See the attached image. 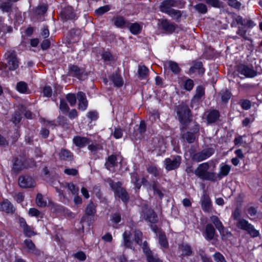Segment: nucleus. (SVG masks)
Returning <instances> with one entry per match:
<instances>
[{"label":"nucleus","mask_w":262,"mask_h":262,"mask_svg":"<svg viewBox=\"0 0 262 262\" xmlns=\"http://www.w3.org/2000/svg\"><path fill=\"white\" fill-rule=\"evenodd\" d=\"M237 25L241 26L238 27L236 34L244 40H250V39L247 35V30L254 28L256 25V23L250 17L243 18L240 15H235L233 17L231 26L235 27Z\"/></svg>","instance_id":"nucleus-1"},{"label":"nucleus","mask_w":262,"mask_h":262,"mask_svg":"<svg viewBox=\"0 0 262 262\" xmlns=\"http://www.w3.org/2000/svg\"><path fill=\"white\" fill-rule=\"evenodd\" d=\"M178 119L180 123V130L183 132L188 128L189 123L192 120V113L189 105L182 102L175 106Z\"/></svg>","instance_id":"nucleus-2"},{"label":"nucleus","mask_w":262,"mask_h":262,"mask_svg":"<svg viewBox=\"0 0 262 262\" xmlns=\"http://www.w3.org/2000/svg\"><path fill=\"white\" fill-rule=\"evenodd\" d=\"M106 182L114 191L115 196L121 199L125 204H127L129 201L130 196L126 189L122 187V183L119 181L115 182L111 178L107 179Z\"/></svg>","instance_id":"nucleus-3"},{"label":"nucleus","mask_w":262,"mask_h":262,"mask_svg":"<svg viewBox=\"0 0 262 262\" xmlns=\"http://www.w3.org/2000/svg\"><path fill=\"white\" fill-rule=\"evenodd\" d=\"M209 164L205 162L199 165L194 171L195 174L203 180L216 181V173L214 172L209 171Z\"/></svg>","instance_id":"nucleus-4"},{"label":"nucleus","mask_w":262,"mask_h":262,"mask_svg":"<svg viewBox=\"0 0 262 262\" xmlns=\"http://www.w3.org/2000/svg\"><path fill=\"white\" fill-rule=\"evenodd\" d=\"M234 74H241L246 78H254L257 75V72L253 69L252 64L239 63L234 67Z\"/></svg>","instance_id":"nucleus-5"},{"label":"nucleus","mask_w":262,"mask_h":262,"mask_svg":"<svg viewBox=\"0 0 262 262\" xmlns=\"http://www.w3.org/2000/svg\"><path fill=\"white\" fill-rule=\"evenodd\" d=\"M215 149L213 147H208L200 151H192L190 152V156L192 161L200 162L209 158L214 154Z\"/></svg>","instance_id":"nucleus-6"},{"label":"nucleus","mask_w":262,"mask_h":262,"mask_svg":"<svg viewBox=\"0 0 262 262\" xmlns=\"http://www.w3.org/2000/svg\"><path fill=\"white\" fill-rule=\"evenodd\" d=\"M185 2L181 1L164 0L161 3L159 6V9L162 13L167 14L172 9V7L182 9L185 7Z\"/></svg>","instance_id":"nucleus-7"},{"label":"nucleus","mask_w":262,"mask_h":262,"mask_svg":"<svg viewBox=\"0 0 262 262\" xmlns=\"http://www.w3.org/2000/svg\"><path fill=\"white\" fill-rule=\"evenodd\" d=\"M236 226L237 228L246 231L252 238L260 235L259 231L255 229L254 226L246 220H240L238 222H236Z\"/></svg>","instance_id":"nucleus-8"},{"label":"nucleus","mask_w":262,"mask_h":262,"mask_svg":"<svg viewBox=\"0 0 262 262\" xmlns=\"http://www.w3.org/2000/svg\"><path fill=\"white\" fill-rule=\"evenodd\" d=\"M236 226L237 228L246 231L252 238L260 235L259 231L255 229L254 226L246 220H240L238 222H236Z\"/></svg>","instance_id":"nucleus-9"},{"label":"nucleus","mask_w":262,"mask_h":262,"mask_svg":"<svg viewBox=\"0 0 262 262\" xmlns=\"http://www.w3.org/2000/svg\"><path fill=\"white\" fill-rule=\"evenodd\" d=\"M59 15L60 19L63 22H66L69 20L75 21L78 18V15L76 13L74 7L70 5L62 8Z\"/></svg>","instance_id":"nucleus-10"},{"label":"nucleus","mask_w":262,"mask_h":262,"mask_svg":"<svg viewBox=\"0 0 262 262\" xmlns=\"http://www.w3.org/2000/svg\"><path fill=\"white\" fill-rule=\"evenodd\" d=\"M5 57L10 71H14L18 68L19 61L16 52L14 50L7 51L5 54Z\"/></svg>","instance_id":"nucleus-11"},{"label":"nucleus","mask_w":262,"mask_h":262,"mask_svg":"<svg viewBox=\"0 0 262 262\" xmlns=\"http://www.w3.org/2000/svg\"><path fill=\"white\" fill-rule=\"evenodd\" d=\"M67 75L82 80L83 76H86L85 69L76 64H70L68 67Z\"/></svg>","instance_id":"nucleus-12"},{"label":"nucleus","mask_w":262,"mask_h":262,"mask_svg":"<svg viewBox=\"0 0 262 262\" xmlns=\"http://www.w3.org/2000/svg\"><path fill=\"white\" fill-rule=\"evenodd\" d=\"M182 163V157L179 155L172 156L171 158H167L164 160V166L167 171L178 169Z\"/></svg>","instance_id":"nucleus-13"},{"label":"nucleus","mask_w":262,"mask_h":262,"mask_svg":"<svg viewBox=\"0 0 262 262\" xmlns=\"http://www.w3.org/2000/svg\"><path fill=\"white\" fill-rule=\"evenodd\" d=\"M200 125L196 121L194 122V125L190 129L191 132L188 131L182 135V138L188 143H193L196 139L195 134L200 132Z\"/></svg>","instance_id":"nucleus-14"},{"label":"nucleus","mask_w":262,"mask_h":262,"mask_svg":"<svg viewBox=\"0 0 262 262\" xmlns=\"http://www.w3.org/2000/svg\"><path fill=\"white\" fill-rule=\"evenodd\" d=\"M142 249L147 262H163V260L158 257L157 254H155L150 250L148 244L146 241L143 242Z\"/></svg>","instance_id":"nucleus-15"},{"label":"nucleus","mask_w":262,"mask_h":262,"mask_svg":"<svg viewBox=\"0 0 262 262\" xmlns=\"http://www.w3.org/2000/svg\"><path fill=\"white\" fill-rule=\"evenodd\" d=\"M141 216L145 220L152 224L157 223L158 222V217L156 213L153 209L147 206L142 208Z\"/></svg>","instance_id":"nucleus-16"},{"label":"nucleus","mask_w":262,"mask_h":262,"mask_svg":"<svg viewBox=\"0 0 262 262\" xmlns=\"http://www.w3.org/2000/svg\"><path fill=\"white\" fill-rule=\"evenodd\" d=\"M191 66L189 69V74L197 73L199 75L203 76L205 72V68L203 62L199 59H195L191 61Z\"/></svg>","instance_id":"nucleus-17"},{"label":"nucleus","mask_w":262,"mask_h":262,"mask_svg":"<svg viewBox=\"0 0 262 262\" xmlns=\"http://www.w3.org/2000/svg\"><path fill=\"white\" fill-rule=\"evenodd\" d=\"M18 183L19 186L23 188H33L36 185L33 178L28 174L20 176L18 178Z\"/></svg>","instance_id":"nucleus-18"},{"label":"nucleus","mask_w":262,"mask_h":262,"mask_svg":"<svg viewBox=\"0 0 262 262\" xmlns=\"http://www.w3.org/2000/svg\"><path fill=\"white\" fill-rule=\"evenodd\" d=\"M208 124L216 123L220 121L221 114L219 110L211 109L206 111L204 114Z\"/></svg>","instance_id":"nucleus-19"},{"label":"nucleus","mask_w":262,"mask_h":262,"mask_svg":"<svg viewBox=\"0 0 262 262\" xmlns=\"http://www.w3.org/2000/svg\"><path fill=\"white\" fill-rule=\"evenodd\" d=\"M18 223L20 227L23 229L25 236L31 237L37 234L36 232L34 231V228L28 225L24 217L19 216Z\"/></svg>","instance_id":"nucleus-20"},{"label":"nucleus","mask_w":262,"mask_h":262,"mask_svg":"<svg viewBox=\"0 0 262 262\" xmlns=\"http://www.w3.org/2000/svg\"><path fill=\"white\" fill-rule=\"evenodd\" d=\"M159 26L161 29L167 34L173 33L175 31L177 27L174 23L171 22L166 18L159 20Z\"/></svg>","instance_id":"nucleus-21"},{"label":"nucleus","mask_w":262,"mask_h":262,"mask_svg":"<svg viewBox=\"0 0 262 262\" xmlns=\"http://www.w3.org/2000/svg\"><path fill=\"white\" fill-rule=\"evenodd\" d=\"M77 99L78 101V109L81 111H85L89 105V102L85 94L82 91L78 92L77 93Z\"/></svg>","instance_id":"nucleus-22"},{"label":"nucleus","mask_w":262,"mask_h":262,"mask_svg":"<svg viewBox=\"0 0 262 262\" xmlns=\"http://www.w3.org/2000/svg\"><path fill=\"white\" fill-rule=\"evenodd\" d=\"M201 205L202 210L206 213L212 212V204L209 194L205 193L201 199Z\"/></svg>","instance_id":"nucleus-23"},{"label":"nucleus","mask_w":262,"mask_h":262,"mask_svg":"<svg viewBox=\"0 0 262 262\" xmlns=\"http://www.w3.org/2000/svg\"><path fill=\"white\" fill-rule=\"evenodd\" d=\"M112 20L117 28L125 29L128 27L129 20L122 15H115L113 17Z\"/></svg>","instance_id":"nucleus-24"},{"label":"nucleus","mask_w":262,"mask_h":262,"mask_svg":"<svg viewBox=\"0 0 262 262\" xmlns=\"http://www.w3.org/2000/svg\"><path fill=\"white\" fill-rule=\"evenodd\" d=\"M91 141L90 138L84 136H76L73 139V144L79 148L85 147L90 143Z\"/></svg>","instance_id":"nucleus-25"},{"label":"nucleus","mask_w":262,"mask_h":262,"mask_svg":"<svg viewBox=\"0 0 262 262\" xmlns=\"http://www.w3.org/2000/svg\"><path fill=\"white\" fill-rule=\"evenodd\" d=\"M12 170L16 173H18L25 169L24 159H19L17 157H13L12 160Z\"/></svg>","instance_id":"nucleus-26"},{"label":"nucleus","mask_w":262,"mask_h":262,"mask_svg":"<svg viewBox=\"0 0 262 262\" xmlns=\"http://www.w3.org/2000/svg\"><path fill=\"white\" fill-rule=\"evenodd\" d=\"M109 79L113 83L115 86L120 88L124 84L123 79L120 74V71L119 69L115 73H112L109 76Z\"/></svg>","instance_id":"nucleus-27"},{"label":"nucleus","mask_w":262,"mask_h":262,"mask_svg":"<svg viewBox=\"0 0 262 262\" xmlns=\"http://www.w3.org/2000/svg\"><path fill=\"white\" fill-rule=\"evenodd\" d=\"M15 208L13 204L8 200L5 199L0 203V210L5 212L8 214H13L15 211Z\"/></svg>","instance_id":"nucleus-28"},{"label":"nucleus","mask_w":262,"mask_h":262,"mask_svg":"<svg viewBox=\"0 0 262 262\" xmlns=\"http://www.w3.org/2000/svg\"><path fill=\"white\" fill-rule=\"evenodd\" d=\"M48 8L49 6L47 4H39L37 7L32 9V13L35 16L37 17L43 16L47 13Z\"/></svg>","instance_id":"nucleus-29"},{"label":"nucleus","mask_w":262,"mask_h":262,"mask_svg":"<svg viewBox=\"0 0 262 262\" xmlns=\"http://www.w3.org/2000/svg\"><path fill=\"white\" fill-rule=\"evenodd\" d=\"M19 0H0V9L3 12L11 13L13 10V3Z\"/></svg>","instance_id":"nucleus-30"},{"label":"nucleus","mask_w":262,"mask_h":262,"mask_svg":"<svg viewBox=\"0 0 262 262\" xmlns=\"http://www.w3.org/2000/svg\"><path fill=\"white\" fill-rule=\"evenodd\" d=\"M178 249L181 251V256H190L192 255L193 251L190 245L187 243H182L179 245Z\"/></svg>","instance_id":"nucleus-31"},{"label":"nucleus","mask_w":262,"mask_h":262,"mask_svg":"<svg viewBox=\"0 0 262 262\" xmlns=\"http://www.w3.org/2000/svg\"><path fill=\"white\" fill-rule=\"evenodd\" d=\"M58 156L59 159L61 160L72 161L74 160L73 154L70 150L66 148H61Z\"/></svg>","instance_id":"nucleus-32"},{"label":"nucleus","mask_w":262,"mask_h":262,"mask_svg":"<svg viewBox=\"0 0 262 262\" xmlns=\"http://www.w3.org/2000/svg\"><path fill=\"white\" fill-rule=\"evenodd\" d=\"M96 206L94 203L91 201L87 205L85 210V215L81 219V222H85L87 216H93L96 212Z\"/></svg>","instance_id":"nucleus-33"},{"label":"nucleus","mask_w":262,"mask_h":262,"mask_svg":"<svg viewBox=\"0 0 262 262\" xmlns=\"http://www.w3.org/2000/svg\"><path fill=\"white\" fill-rule=\"evenodd\" d=\"M205 95V88L202 85H198L196 88L195 94L193 96L192 101L199 102Z\"/></svg>","instance_id":"nucleus-34"},{"label":"nucleus","mask_w":262,"mask_h":262,"mask_svg":"<svg viewBox=\"0 0 262 262\" xmlns=\"http://www.w3.org/2000/svg\"><path fill=\"white\" fill-rule=\"evenodd\" d=\"M119 154H114L109 156L106 160L105 163L106 168L110 170L111 168L117 166V157Z\"/></svg>","instance_id":"nucleus-35"},{"label":"nucleus","mask_w":262,"mask_h":262,"mask_svg":"<svg viewBox=\"0 0 262 262\" xmlns=\"http://www.w3.org/2000/svg\"><path fill=\"white\" fill-rule=\"evenodd\" d=\"M128 28L132 34L134 35H138L141 33L142 30V25L141 24L136 22L131 23L128 22Z\"/></svg>","instance_id":"nucleus-36"},{"label":"nucleus","mask_w":262,"mask_h":262,"mask_svg":"<svg viewBox=\"0 0 262 262\" xmlns=\"http://www.w3.org/2000/svg\"><path fill=\"white\" fill-rule=\"evenodd\" d=\"M215 232V228L211 224H208L206 225L204 232V236L207 240H212L214 238Z\"/></svg>","instance_id":"nucleus-37"},{"label":"nucleus","mask_w":262,"mask_h":262,"mask_svg":"<svg viewBox=\"0 0 262 262\" xmlns=\"http://www.w3.org/2000/svg\"><path fill=\"white\" fill-rule=\"evenodd\" d=\"M81 33V30L78 28H72L69 31V38L67 40L69 45L74 42L76 41L75 38L79 37Z\"/></svg>","instance_id":"nucleus-38"},{"label":"nucleus","mask_w":262,"mask_h":262,"mask_svg":"<svg viewBox=\"0 0 262 262\" xmlns=\"http://www.w3.org/2000/svg\"><path fill=\"white\" fill-rule=\"evenodd\" d=\"M147 171L157 178H161L162 176V170L154 165H149L146 168Z\"/></svg>","instance_id":"nucleus-39"},{"label":"nucleus","mask_w":262,"mask_h":262,"mask_svg":"<svg viewBox=\"0 0 262 262\" xmlns=\"http://www.w3.org/2000/svg\"><path fill=\"white\" fill-rule=\"evenodd\" d=\"M231 170V166L229 165H224L220 168V172L216 174V181L222 179L223 177L227 176Z\"/></svg>","instance_id":"nucleus-40"},{"label":"nucleus","mask_w":262,"mask_h":262,"mask_svg":"<svg viewBox=\"0 0 262 262\" xmlns=\"http://www.w3.org/2000/svg\"><path fill=\"white\" fill-rule=\"evenodd\" d=\"M131 233L125 231L123 234V245L127 248L132 249L133 248V242L130 239Z\"/></svg>","instance_id":"nucleus-41"},{"label":"nucleus","mask_w":262,"mask_h":262,"mask_svg":"<svg viewBox=\"0 0 262 262\" xmlns=\"http://www.w3.org/2000/svg\"><path fill=\"white\" fill-rule=\"evenodd\" d=\"M122 220V214L120 211H116L111 214L110 221L113 223V227L117 228L116 225L121 222Z\"/></svg>","instance_id":"nucleus-42"},{"label":"nucleus","mask_w":262,"mask_h":262,"mask_svg":"<svg viewBox=\"0 0 262 262\" xmlns=\"http://www.w3.org/2000/svg\"><path fill=\"white\" fill-rule=\"evenodd\" d=\"M24 244L26 247L33 253L35 255H40V251L38 250L33 242V241L30 239H26L24 241Z\"/></svg>","instance_id":"nucleus-43"},{"label":"nucleus","mask_w":262,"mask_h":262,"mask_svg":"<svg viewBox=\"0 0 262 262\" xmlns=\"http://www.w3.org/2000/svg\"><path fill=\"white\" fill-rule=\"evenodd\" d=\"M210 219L216 228L219 230L221 234H222L224 232V226L220 220L219 218L216 215H212L211 216Z\"/></svg>","instance_id":"nucleus-44"},{"label":"nucleus","mask_w":262,"mask_h":262,"mask_svg":"<svg viewBox=\"0 0 262 262\" xmlns=\"http://www.w3.org/2000/svg\"><path fill=\"white\" fill-rule=\"evenodd\" d=\"M138 77L140 79H146L149 75V70L144 65L139 66L138 70Z\"/></svg>","instance_id":"nucleus-45"},{"label":"nucleus","mask_w":262,"mask_h":262,"mask_svg":"<svg viewBox=\"0 0 262 262\" xmlns=\"http://www.w3.org/2000/svg\"><path fill=\"white\" fill-rule=\"evenodd\" d=\"M159 243L160 246L165 249L169 247V244L166 234L164 232H160L159 233Z\"/></svg>","instance_id":"nucleus-46"},{"label":"nucleus","mask_w":262,"mask_h":262,"mask_svg":"<svg viewBox=\"0 0 262 262\" xmlns=\"http://www.w3.org/2000/svg\"><path fill=\"white\" fill-rule=\"evenodd\" d=\"M168 68L175 75H178L181 71V69L179 66L178 63L173 61H168L167 62Z\"/></svg>","instance_id":"nucleus-47"},{"label":"nucleus","mask_w":262,"mask_h":262,"mask_svg":"<svg viewBox=\"0 0 262 262\" xmlns=\"http://www.w3.org/2000/svg\"><path fill=\"white\" fill-rule=\"evenodd\" d=\"M167 14L172 17L177 22L179 23L182 16L183 12L179 10L172 9Z\"/></svg>","instance_id":"nucleus-48"},{"label":"nucleus","mask_w":262,"mask_h":262,"mask_svg":"<svg viewBox=\"0 0 262 262\" xmlns=\"http://www.w3.org/2000/svg\"><path fill=\"white\" fill-rule=\"evenodd\" d=\"M16 90L23 94H29L30 92L27 84L24 81H20L17 83Z\"/></svg>","instance_id":"nucleus-49"},{"label":"nucleus","mask_w":262,"mask_h":262,"mask_svg":"<svg viewBox=\"0 0 262 262\" xmlns=\"http://www.w3.org/2000/svg\"><path fill=\"white\" fill-rule=\"evenodd\" d=\"M193 8L200 14H205L208 12V8L206 4L199 3L193 6Z\"/></svg>","instance_id":"nucleus-50"},{"label":"nucleus","mask_w":262,"mask_h":262,"mask_svg":"<svg viewBox=\"0 0 262 262\" xmlns=\"http://www.w3.org/2000/svg\"><path fill=\"white\" fill-rule=\"evenodd\" d=\"M184 78L185 80H184L183 82V88L187 91H191L193 89L194 85L193 80L185 77Z\"/></svg>","instance_id":"nucleus-51"},{"label":"nucleus","mask_w":262,"mask_h":262,"mask_svg":"<svg viewBox=\"0 0 262 262\" xmlns=\"http://www.w3.org/2000/svg\"><path fill=\"white\" fill-rule=\"evenodd\" d=\"M142 238H143V233L142 232L139 230H136L134 231V240L136 242V243L140 246L143 245L142 244Z\"/></svg>","instance_id":"nucleus-52"},{"label":"nucleus","mask_w":262,"mask_h":262,"mask_svg":"<svg viewBox=\"0 0 262 262\" xmlns=\"http://www.w3.org/2000/svg\"><path fill=\"white\" fill-rule=\"evenodd\" d=\"M132 182L135 185V187L140 189L141 187V184L140 182V179L137 172H133L131 173Z\"/></svg>","instance_id":"nucleus-53"},{"label":"nucleus","mask_w":262,"mask_h":262,"mask_svg":"<svg viewBox=\"0 0 262 262\" xmlns=\"http://www.w3.org/2000/svg\"><path fill=\"white\" fill-rule=\"evenodd\" d=\"M204 2L208 5L214 8H223V3L220 0H204Z\"/></svg>","instance_id":"nucleus-54"},{"label":"nucleus","mask_w":262,"mask_h":262,"mask_svg":"<svg viewBox=\"0 0 262 262\" xmlns=\"http://www.w3.org/2000/svg\"><path fill=\"white\" fill-rule=\"evenodd\" d=\"M88 149L93 154H95L97 151L103 149L102 145L100 143H92L88 145Z\"/></svg>","instance_id":"nucleus-55"},{"label":"nucleus","mask_w":262,"mask_h":262,"mask_svg":"<svg viewBox=\"0 0 262 262\" xmlns=\"http://www.w3.org/2000/svg\"><path fill=\"white\" fill-rule=\"evenodd\" d=\"M238 103L240 105L242 109L244 110H248L251 107V102L248 99H241Z\"/></svg>","instance_id":"nucleus-56"},{"label":"nucleus","mask_w":262,"mask_h":262,"mask_svg":"<svg viewBox=\"0 0 262 262\" xmlns=\"http://www.w3.org/2000/svg\"><path fill=\"white\" fill-rule=\"evenodd\" d=\"M59 109L62 112V113L64 114H67L70 111V107L68 106L66 100L63 99H60V104H59Z\"/></svg>","instance_id":"nucleus-57"},{"label":"nucleus","mask_w":262,"mask_h":262,"mask_svg":"<svg viewBox=\"0 0 262 262\" xmlns=\"http://www.w3.org/2000/svg\"><path fill=\"white\" fill-rule=\"evenodd\" d=\"M237 84L239 86L238 90H241V91H244L245 92H248L250 90L253 89L255 87L254 84L250 83L241 84L239 82H238Z\"/></svg>","instance_id":"nucleus-58"},{"label":"nucleus","mask_w":262,"mask_h":262,"mask_svg":"<svg viewBox=\"0 0 262 262\" xmlns=\"http://www.w3.org/2000/svg\"><path fill=\"white\" fill-rule=\"evenodd\" d=\"M221 99L223 102L227 103L230 99L232 94L231 92L226 89L221 93Z\"/></svg>","instance_id":"nucleus-59"},{"label":"nucleus","mask_w":262,"mask_h":262,"mask_svg":"<svg viewBox=\"0 0 262 262\" xmlns=\"http://www.w3.org/2000/svg\"><path fill=\"white\" fill-rule=\"evenodd\" d=\"M36 203L40 207H45L47 205L46 201L44 200L43 195L41 193H38L36 198Z\"/></svg>","instance_id":"nucleus-60"},{"label":"nucleus","mask_w":262,"mask_h":262,"mask_svg":"<svg viewBox=\"0 0 262 262\" xmlns=\"http://www.w3.org/2000/svg\"><path fill=\"white\" fill-rule=\"evenodd\" d=\"M21 119H22V116H21V114L20 113V112L16 111L12 115L11 120L14 124H15V125H17V124H18L20 122Z\"/></svg>","instance_id":"nucleus-61"},{"label":"nucleus","mask_w":262,"mask_h":262,"mask_svg":"<svg viewBox=\"0 0 262 262\" xmlns=\"http://www.w3.org/2000/svg\"><path fill=\"white\" fill-rule=\"evenodd\" d=\"M24 161L25 165V169L33 168L36 166V162L32 158H26L24 159Z\"/></svg>","instance_id":"nucleus-62"},{"label":"nucleus","mask_w":262,"mask_h":262,"mask_svg":"<svg viewBox=\"0 0 262 262\" xmlns=\"http://www.w3.org/2000/svg\"><path fill=\"white\" fill-rule=\"evenodd\" d=\"M66 99L71 106H74L76 103L77 95L73 93H69L66 95Z\"/></svg>","instance_id":"nucleus-63"},{"label":"nucleus","mask_w":262,"mask_h":262,"mask_svg":"<svg viewBox=\"0 0 262 262\" xmlns=\"http://www.w3.org/2000/svg\"><path fill=\"white\" fill-rule=\"evenodd\" d=\"M213 257L216 262H227L224 255L219 252H215Z\"/></svg>","instance_id":"nucleus-64"}]
</instances>
